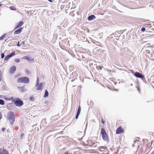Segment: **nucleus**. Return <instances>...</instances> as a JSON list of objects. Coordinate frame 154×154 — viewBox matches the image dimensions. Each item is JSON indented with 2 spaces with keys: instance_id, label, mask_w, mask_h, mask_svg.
Wrapping results in <instances>:
<instances>
[{
  "instance_id": "nucleus-1",
  "label": "nucleus",
  "mask_w": 154,
  "mask_h": 154,
  "mask_svg": "<svg viewBox=\"0 0 154 154\" xmlns=\"http://www.w3.org/2000/svg\"><path fill=\"white\" fill-rule=\"evenodd\" d=\"M7 116L11 125H12L14 123L15 119L14 112L12 111L9 112L7 115Z\"/></svg>"
},
{
  "instance_id": "nucleus-2",
  "label": "nucleus",
  "mask_w": 154,
  "mask_h": 154,
  "mask_svg": "<svg viewBox=\"0 0 154 154\" xmlns=\"http://www.w3.org/2000/svg\"><path fill=\"white\" fill-rule=\"evenodd\" d=\"M101 134L103 140L107 142H109V137L106 133V130L103 128H102L101 129Z\"/></svg>"
},
{
  "instance_id": "nucleus-3",
  "label": "nucleus",
  "mask_w": 154,
  "mask_h": 154,
  "mask_svg": "<svg viewBox=\"0 0 154 154\" xmlns=\"http://www.w3.org/2000/svg\"><path fill=\"white\" fill-rule=\"evenodd\" d=\"M12 101L14 103L16 106H20L23 105V101L19 98H15Z\"/></svg>"
},
{
  "instance_id": "nucleus-4",
  "label": "nucleus",
  "mask_w": 154,
  "mask_h": 154,
  "mask_svg": "<svg viewBox=\"0 0 154 154\" xmlns=\"http://www.w3.org/2000/svg\"><path fill=\"white\" fill-rule=\"evenodd\" d=\"M17 82L18 83L28 84L29 82V79L27 77H22L18 78L17 79Z\"/></svg>"
},
{
  "instance_id": "nucleus-5",
  "label": "nucleus",
  "mask_w": 154,
  "mask_h": 154,
  "mask_svg": "<svg viewBox=\"0 0 154 154\" xmlns=\"http://www.w3.org/2000/svg\"><path fill=\"white\" fill-rule=\"evenodd\" d=\"M133 72L135 77L141 79L143 82H146L144 76L141 73L138 72Z\"/></svg>"
},
{
  "instance_id": "nucleus-6",
  "label": "nucleus",
  "mask_w": 154,
  "mask_h": 154,
  "mask_svg": "<svg viewBox=\"0 0 154 154\" xmlns=\"http://www.w3.org/2000/svg\"><path fill=\"white\" fill-rule=\"evenodd\" d=\"M15 55V54L14 52L10 53L8 55L5 57L4 59V60L5 61L8 60L9 58H10V57H12Z\"/></svg>"
},
{
  "instance_id": "nucleus-7",
  "label": "nucleus",
  "mask_w": 154,
  "mask_h": 154,
  "mask_svg": "<svg viewBox=\"0 0 154 154\" xmlns=\"http://www.w3.org/2000/svg\"><path fill=\"white\" fill-rule=\"evenodd\" d=\"M0 154H9L8 151L5 149H0Z\"/></svg>"
},
{
  "instance_id": "nucleus-8",
  "label": "nucleus",
  "mask_w": 154,
  "mask_h": 154,
  "mask_svg": "<svg viewBox=\"0 0 154 154\" xmlns=\"http://www.w3.org/2000/svg\"><path fill=\"white\" fill-rule=\"evenodd\" d=\"M16 66H14L11 67L9 69V71L10 73L12 74L16 70Z\"/></svg>"
},
{
  "instance_id": "nucleus-9",
  "label": "nucleus",
  "mask_w": 154,
  "mask_h": 154,
  "mask_svg": "<svg viewBox=\"0 0 154 154\" xmlns=\"http://www.w3.org/2000/svg\"><path fill=\"white\" fill-rule=\"evenodd\" d=\"M123 129L121 127H119L117 128L116 130V134H120L123 132Z\"/></svg>"
},
{
  "instance_id": "nucleus-10",
  "label": "nucleus",
  "mask_w": 154,
  "mask_h": 154,
  "mask_svg": "<svg viewBox=\"0 0 154 154\" xmlns=\"http://www.w3.org/2000/svg\"><path fill=\"white\" fill-rule=\"evenodd\" d=\"M22 29L23 28L22 27H20L16 30L14 32V34H20L21 32Z\"/></svg>"
},
{
  "instance_id": "nucleus-11",
  "label": "nucleus",
  "mask_w": 154,
  "mask_h": 154,
  "mask_svg": "<svg viewBox=\"0 0 154 154\" xmlns=\"http://www.w3.org/2000/svg\"><path fill=\"white\" fill-rule=\"evenodd\" d=\"M23 24V21H20L18 23V24L17 25V26H15V27L14 28V29H17V28H19V27L21 26Z\"/></svg>"
},
{
  "instance_id": "nucleus-12",
  "label": "nucleus",
  "mask_w": 154,
  "mask_h": 154,
  "mask_svg": "<svg viewBox=\"0 0 154 154\" xmlns=\"http://www.w3.org/2000/svg\"><path fill=\"white\" fill-rule=\"evenodd\" d=\"M96 18V17L94 15H91L88 17L89 20H91Z\"/></svg>"
},
{
  "instance_id": "nucleus-13",
  "label": "nucleus",
  "mask_w": 154,
  "mask_h": 154,
  "mask_svg": "<svg viewBox=\"0 0 154 154\" xmlns=\"http://www.w3.org/2000/svg\"><path fill=\"white\" fill-rule=\"evenodd\" d=\"M42 83H41L38 85V87L36 88L37 90H42Z\"/></svg>"
},
{
  "instance_id": "nucleus-14",
  "label": "nucleus",
  "mask_w": 154,
  "mask_h": 154,
  "mask_svg": "<svg viewBox=\"0 0 154 154\" xmlns=\"http://www.w3.org/2000/svg\"><path fill=\"white\" fill-rule=\"evenodd\" d=\"M19 90L21 91L22 92H23L26 91V89L23 86L20 88Z\"/></svg>"
},
{
  "instance_id": "nucleus-15",
  "label": "nucleus",
  "mask_w": 154,
  "mask_h": 154,
  "mask_svg": "<svg viewBox=\"0 0 154 154\" xmlns=\"http://www.w3.org/2000/svg\"><path fill=\"white\" fill-rule=\"evenodd\" d=\"M49 93L47 90H45V93L44 95V97H48V95Z\"/></svg>"
},
{
  "instance_id": "nucleus-16",
  "label": "nucleus",
  "mask_w": 154,
  "mask_h": 154,
  "mask_svg": "<svg viewBox=\"0 0 154 154\" xmlns=\"http://www.w3.org/2000/svg\"><path fill=\"white\" fill-rule=\"evenodd\" d=\"M39 84V80L38 79V77H37V80H36V82L35 84V87H37Z\"/></svg>"
},
{
  "instance_id": "nucleus-17",
  "label": "nucleus",
  "mask_w": 154,
  "mask_h": 154,
  "mask_svg": "<svg viewBox=\"0 0 154 154\" xmlns=\"http://www.w3.org/2000/svg\"><path fill=\"white\" fill-rule=\"evenodd\" d=\"M81 111V108L80 106H79V108H78V110H77V113L80 114V113Z\"/></svg>"
},
{
  "instance_id": "nucleus-18",
  "label": "nucleus",
  "mask_w": 154,
  "mask_h": 154,
  "mask_svg": "<svg viewBox=\"0 0 154 154\" xmlns=\"http://www.w3.org/2000/svg\"><path fill=\"white\" fill-rule=\"evenodd\" d=\"M10 9L11 10H16V8L14 6H11L9 7Z\"/></svg>"
},
{
  "instance_id": "nucleus-19",
  "label": "nucleus",
  "mask_w": 154,
  "mask_h": 154,
  "mask_svg": "<svg viewBox=\"0 0 154 154\" xmlns=\"http://www.w3.org/2000/svg\"><path fill=\"white\" fill-rule=\"evenodd\" d=\"M5 104V102L4 100L2 99H0V104L3 105Z\"/></svg>"
},
{
  "instance_id": "nucleus-20",
  "label": "nucleus",
  "mask_w": 154,
  "mask_h": 154,
  "mask_svg": "<svg viewBox=\"0 0 154 154\" xmlns=\"http://www.w3.org/2000/svg\"><path fill=\"white\" fill-rule=\"evenodd\" d=\"M22 59H23L25 60H28V61H29V58L27 56H24L22 58Z\"/></svg>"
},
{
  "instance_id": "nucleus-21",
  "label": "nucleus",
  "mask_w": 154,
  "mask_h": 154,
  "mask_svg": "<svg viewBox=\"0 0 154 154\" xmlns=\"http://www.w3.org/2000/svg\"><path fill=\"white\" fill-rule=\"evenodd\" d=\"M6 35V34H4L0 37V40H2Z\"/></svg>"
},
{
  "instance_id": "nucleus-22",
  "label": "nucleus",
  "mask_w": 154,
  "mask_h": 154,
  "mask_svg": "<svg viewBox=\"0 0 154 154\" xmlns=\"http://www.w3.org/2000/svg\"><path fill=\"white\" fill-rule=\"evenodd\" d=\"M102 67L100 66H96V69H100V70H102Z\"/></svg>"
},
{
  "instance_id": "nucleus-23",
  "label": "nucleus",
  "mask_w": 154,
  "mask_h": 154,
  "mask_svg": "<svg viewBox=\"0 0 154 154\" xmlns=\"http://www.w3.org/2000/svg\"><path fill=\"white\" fill-rule=\"evenodd\" d=\"M12 104V103H10V104H8V105H7V108L9 110H10V109L9 107V106H11Z\"/></svg>"
},
{
  "instance_id": "nucleus-24",
  "label": "nucleus",
  "mask_w": 154,
  "mask_h": 154,
  "mask_svg": "<svg viewBox=\"0 0 154 154\" xmlns=\"http://www.w3.org/2000/svg\"><path fill=\"white\" fill-rule=\"evenodd\" d=\"M92 42L95 44H96V43H99V42H96V41H95L94 40H92Z\"/></svg>"
},
{
  "instance_id": "nucleus-25",
  "label": "nucleus",
  "mask_w": 154,
  "mask_h": 154,
  "mask_svg": "<svg viewBox=\"0 0 154 154\" xmlns=\"http://www.w3.org/2000/svg\"><path fill=\"white\" fill-rule=\"evenodd\" d=\"M14 61L16 63H19L20 61V60L19 59H15Z\"/></svg>"
},
{
  "instance_id": "nucleus-26",
  "label": "nucleus",
  "mask_w": 154,
  "mask_h": 154,
  "mask_svg": "<svg viewBox=\"0 0 154 154\" xmlns=\"http://www.w3.org/2000/svg\"><path fill=\"white\" fill-rule=\"evenodd\" d=\"M30 100L31 101H33L34 100V97L32 96H31L29 98Z\"/></svg>"
},
{
  "instance_id": "nucleus-27",
  "label": "nucleus",
  "mask_w": 154,
  "mask_h": 154,
  "mask_svg": "<svg viewBox=\"0 0 154 154\" xmlns=\"http://www.w3.org/2000/svg\"><path fill=\"white\" fill-rule=\"evenodd\" d=\"M106 147L104 146H100L99 147V148L100 149H106Z\"/></svg>"
},
{
  "instance_id": "nucleus-28",
  "label": "nucleus",
  "mask_w": 154,
  "mask_h": 154,
  "mask_svg": "<svg viewBox=\"0 0 154 154\" xmlns=\"http://www.w3.org/2000/svg\"><path fill=\"white\" fill-rule=\"evenodd\" d=\"M5 57L4 53H2L1 54V58H3Z\"/></svg>"
},
{
  "instance_id": "nucleus-29",
  "label": "nucleus",
  "mask_w": 154,
  "mask_h": 154,
  "mask_svg": "<svg viewBox=\"0 0 154 154\" xmlns=\"http://www.w3.org/2000/svg\"><path fill=\"white\" fill-rule=\"evenodd\" d=\"M79 115V114H78L77 113L76 114V115L75 116L76 119H77L78 118Z\"/></svg>"
},
{
  "instance_id": "nucleus-30",
  "label": "nucleus",
  "mask_w": 154,
  "mask_h": 154,
  "mask_svg": "<svg viewBox=\"0 0 154 154\" xmlns=\"http://www.w3.org/2000/svg\"><path fill=\"white\" fill-rule=\"evenodd\" d=\"M145 30L146 29L144 27H143L141 29V30L142 32H144Z\"/></svg>"
},
{
  "instance_id": "nucleus-31",
  "label": "nucleus",
  "mask_w": 154,
  "mask_h": 154,
  "mask_svg": "<svg viewBox=\"0 0 154 154\" xmlns=\"http://www.w3.org/2000/svg\"><path fill=\"white\" fill-rule=\"evenodd\" d=\"M2 79V74H1V71H0V81H1Z\"/></svg>"
},
{
  "instance_id": "nucleus-32",
  "label": "nucleus",
  "mask_w": 154,
  "mask_h": 154,
  "mask_svg": "<svg viewBox=\"0 0 154 154\" xmlns=\"http://www.w3.org/2000/svg\"><path fill=\"white\" fill-rule=\"evenodd\" d=\"M31 11H27L26 12V13L28 14H31Z\"/></svg>"
},
{
  "instance_id": "nucleus-33",
  "label": "nucleus",
  "mask_w": 154,
  "mask_h": 154,
  "mask_svg": "<svg viewBox=\"0 0 154 154\" xmlns=\"http://www.w3.org/2000/svg\"><path fill=\"white\" fill-rule=\"evenodd\" d=\"M25 72H26V73L27 74H29V70L28 69H26L25 70Z\"/></svg>"
},
{
  "instance_id": "nucleus-34",
  "label": "nucleus",
  "mask_w": 154,
  "mask_h": 154,
  "mask_svg": "<svg viewBox=\"0 0 154 154\" xmlns=\"http://www.w3.org/2000/svg\"><path fill=\"white\" fill-rule=\"evenodd\" d=\"M96 45L98 46H100V47H102L101 45L100 44V43H96Z\"/></svg>"
},
{
  "instance_id": "nucleus-35",
  "label": "nucleus",
  "mask_w": 154,
  "mask_h": 154,
  "mask_svg": "<svg viewBox=\"0 0 154 154\" xmlns=\"http://www.w3.org/2000/svg\"><path fill=\"white\" fill-rule=\"evenodd\" d=\"M17 46L19 47H20V43H19V41H18V43H17Z\"/></svg>"
},
{
  "instance_id": "nucleus-36",
  "label": "nucleus",
  "mask_w": 154,
  "mask_h": 154,
  "mask_svg": "<svg viewBox=\"0 0 154 154\" xmlns=\"http://www.w3.org/2000/svg\"><path fill=\"white\" fill-rule=\"evenodd\" d=\"M24 136V134H21L20 136H21V139H22V137L23 136Z\"/></svg>"
},
{
  "instance_id": "nucleus-37",
  "label": "nucleus",
  "mask_w": 154,
  "mask_h": 154,
  "mask_svg": "<svg viewBox=\"0 0 154 154\" xmlns=\"http://www.w3.org/2000/svg\"><path fill=\"white\" fill-rule=\"evenodd\" d=\"M5 129H6V128H2V131L4 132Z\"/></svg>"
},
{
  "instance_id": "nucleus-38",
  "label": "nucleus",
  "mask_w": 154,
  "mask_h": 154,
  "mask_svg": "<svg viewBox=\"0 0 154 154\" xmlns=\"http://www.w3.org/2000/svg\"><path fill=\"white\" fill-rule=\"evenodd\" d=\"M102 122L103 124H104L105 123V122L103 121V119H101Z\"/></svg>"
},
{
  "instance_id": "nucleus-39",
  "label": "nucleus",
  "mask_w": 154,
  "mask_h": 154,
  "mask_svg": "<svg viewBox=\"0 0 154 154\" xmlns=\"http://www.w3.org/2000/svg\"><path fill=\"white\" fill-rule=\"evenodd\" d=\"M138 141V140H135L134 141V143H135L136 142H137Z\"/></svg>"
},
{
  "instance_id": "nucleus-40",
  "label": "nucleus",
  "mask_w": 154,
  "mask_h": 154,
  "mask_svg": "<svg viewBox=\"0 0 154 154\" xmlns=\"http://www.w3.org/2000/svg\"><path fill=\"white\" fill-rule=\"evenodd\" d=\"M21 44H22L23 45L24 44V42L23 41V42H22L21 43Z\"/></svg>"
},
{
  "instance_id": "nucleus-41",
  "label": "nucleus",
  "mask_w": 154,
  "mask_h": 154,
  "mask_svg": "<svg viewBox=\"0 0 154 154\" xmlns=\"http://www.w3.org/2000/svg\"><path fill=\"white\" fill-rule=\"evenodd\" d=\"M87 123H86V128H85V131H84V132L85 131V130H86V129L87 128Z\"/></svg>"
},
{
  "instance_id": "nucleus-42",
  "label": "nucleus",
  "mask_w": 154,
  "mask_h": 154,
  "mask_svg": "<svg viewBox=\"0 0 154 154\" xmlns=\"http://www.w3.org/2000/svg\"><path fill=\"white\" fill-rule=\"evenodd\" d=\"M2 116H0V120L2 118Z\"/></svg>"
},
{
  "instance_id": "nucleus-43",
  "label": "nucleus",
  "mask_w": 154,
  "mask_h": 154,
  "mask_svg": "<svg viewBox=\"0 0 154 154\" xmlns=\"http://www.w3.org/2000/svg\"><path fill=\"white\" fill-rule=\"evenodd\" d=\"M64 154H69L67 152H65Z\"/></svg>"
},
{
  "instance_id": "nucleus-44",
  "label": "nucleus",
  "mask_w": 154,
  "mask_h": 154,
  "mask_svg": "<svg viewBox=\"0 0 154 154\" xmlns=\"http://www.w3.org/2000/svg\"><path fill=\"white\" fill-rule=\"evenodd\" d=\"M2 5V4H0V7H1Z\"/></svg>"
},
{
  "instance_id": "nucleus-45",
  "label": "nucleus",
  "mask_w": 154,
  "mask_h": 154,
  "mask_svg": "<svg viewBox=\"0 0 154 154\" xmlns=\"http://www.w3.org/2000/svg\"><path fill=\"white\" fill-rule=\"evenodd\" d=\"M0 116H2L1 115V112L0 111Z\"/></svg>"
},
{
  "instance_id": "nucleus-46",
  "label": "nucleus",
  "mask_w": 154,
  "mask_h": 154,
  "mask_svg": "<svg viewBox=\"0 0 154 154\" xmlns=\"http://www.w3.org/2000/svg\"><path fill=\"white\" fill-rule=\"evenodd\" d=\"M5 152H3V153H2V154H5Z\"/></svg>"
},
{
  "instance_id": "nucleus-47",
  "label": "nucleus",
  "mask_w": 154,
  "mask_h": 154,
  "mask_svg": "<svg viewBox=\"0 0 154 154\" xmlns=\"http://www.w3.org/2000/svg\"><path fill=\"white\" fill-rule=\"evenodd\" d=\"M115 90H116V91H117L118 90V89H115Z\"/></svg>"
},
{
  "instance_id": "nucleus-48",
  "label": "nucleus",
  "mask_w": 154,
  "mask_h": 154,
  "mask_svg": "<svg viewBox=\"0 0 154 154\" xmlns=\"http://www.w3.org/2000/svg\"><path fill=\"white\" fill-rule=\"evenodd\" d=\"M35 125H33L32 127H34Z\"/></svg>"
},
{
  "instance_id": "nucleus-49",
  "label": "nucleus",
  "mask_w": 154,
  "mask_h": 154,
  "mask_svg": "<svg viewBox=\"0 0 154 154\" xmlns=\"http://www.w3.org/2000/svg\"><path fill=\"white\" fill-rule=\"evenodd\" d=\"M131 85H132V84H131Z\"/></svg>"
},
{
  "instance_id": "nucleus-50",
  "label": "nucleus",
  "mask_w": 154,
  "mask_h": 154,
  "mask_svg": "<svg viewBox=\"0 0 154 154\" xmlns=\"http://www.w3.org/2000/svg\"><path fill=\"white\" fill-rule=\"evenodd\" d=\"M38 129H39V128H38L37 130H38Z\"/></svg>"
},
{
  "instance_id": "nucleus-51",
  "label": "nucleus",
  "mask_w": 154,
  "mask_h": 154,
  "mask_svg": "<svg viewBox=\"0 0 154 154\" xmlns=\"http://www.w3.org/2000/svg\"><path fill=\"white\" fill-rule=\"evenodd\" d=\"M38 129H39V128H38L37 130H38Z\"/></svg>"
}]
</instances>
